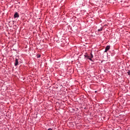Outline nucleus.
I'll list each match as a JSON object with an SVG mask.
<instances>
[{
  "label": "nucleus",
  "instance_id": "nucleus-4",
  "mask_svg": "<svg viewBox=\"0 0 130 130\" xmlns=\"http://www.w3.org/2000/svg\"><path fill=\"white\" fill-rule=\"evenodd\" d=\"M89 60H91V61H93V60L92 59L93 58V54L92 53H90V55L89 56Z\"/></svg>",
  "mask_w": 130,
  "mask_h": 130
},
{
  "label": "nucleus",
  "instance_id": "nucleus-2",
  "mask_svg": "<svg viewBox=\"0 0 130 130\" xmlns=\"http://www.w3.org/2000/svg\"><path fill=\"white\" fill-rule=\"evenodd\" d=\"M14 17L15 18H19V17H20V15H19V14L18 13V12H16L14 14Z\"/></svg>",
  "mask_w": 130,
  "mask_h": 130
},
{
  "label": "nucleus",
  "instance_id": "nucleus-7",
  "mask_svg": "<svg viewBox=\"0 0 130 130\" xmlns=\"http://www.w3.org/2000/svg\"><path fill=\"white\" fill-rule=\"evenodd\" d=\"M127 74L128 75H130V72H129V71H128V72H127Z\"/></svg>",
  "mask_w": 130,
  "mask_h": 130
},
{
  "label": "nucleus",
  "instance_id": "nucleus-9",
  "mask_svg": "<svg viewBox=\"0 0 130 130\" xmlns=\"http://www.w3.org/2000/svg\"><path fill=\"white\" fill-rule=\"evenodd\" d=\"M38 57H40V55L38 56Z\"/></svg>",
  "mask_w": 130,
  "mask_h": 130
},
{
  "label": "nucleus",
  "instance_id": "nucleus-3",
  "mask_svg": "<svg viewBox=\"0 0 130 130\" xmlns=\"http://www.w3.org/2000/svg\"><path fill=\"white\" fill-rule=\"evenodd\" d=\"M19 64V61H18V59L16 58L15 59V67H17Z\"/></svg>",
  "mask_w": 130,
  "mask_h": 130
},
{
  "label": "nucleus",
  "instance_id": "nucleus-5",
  "mask_svg": "<svg viewBox=\"0 0 130 130\" xmlns=\"http://www.w3.org/2000/svg\"><path fill=\"white\" fill-rule=\"evenodd\" d=\"M84 56L85 58H87V59H90V56L88 55V54L84 55Z\"/></svg>",
  "mask_w": 130,
  "mask_h": 130
},
{
  "label": "nucleus",
  "instance_id": "nucleus-1",
  "mask_svg": "<svg viewBox=\"0 0 130 130\" xmlns=\"http://www.w3.org/2000/svg\"><path fill=\"white\" fill-rule=\"evenodd\" d=\"M110 49V46H107L105 48V52H107Z\"/></svg>",
  "mask_w": 130,
  "mask_h": 130
},
{
  "label": "nucleus",
  "instance_id": "nucleus-6",
  "mask_svg": "<svg viewBox=\"0 0 130 130\" xmlns=\"http://www.w3.org/2000/svg\"><path fill=\"white\" fill-rule=\"evenodd\" d=\"M99 32H100V31H102V28H100L98 29Z\"/></svg>",
  "mask_w": 130,
  "mask_h": 130
},
{
  "label": "nucleus",
  "instance_id": "nucleus-8",
  "mask_svg": "<svg viewBox=\"0 0 130 130\" xmlns=\"http://www.w3.org/2000/svg\"><path fill=\"white\" fill-rule=\"evenodd\" d=\"M48 130H52L51 128H49Z\"/></svg>",
  "mask_w": 130,
  "mask_h": 130
}]
</instances>
